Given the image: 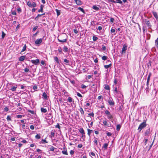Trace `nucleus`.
<instances>
[{
  "instance_id": "20e7f679",
  "label": "nucleus",
  "mask_w": 158,
  "mask_h": 158,
  "mask_svg": "<svg viewBox=\"0 0 158 158\" xmlns=\"http://www.w3.org/2000/svg\"><path fill=\"white\" fill-rule=\"evenodd\" d=\"M143 21L144 23L147 25L148 27L150 28V27L152 26V25L149 20L145 19L143 20Z\"/></svg>"
},
{
  "instance_id": "c9c22d12",
  "label": "nucleus",
  "mask_w": 158,
  "mask_h": 158,
  "mask_svg": "<svg viewBox=\"0 0 158 158\" xmlns=\"http://www.w3.org/2000/svg\"><path fill=\"white\" fill-rule=\"evenodd\" d=\"M103 124L105 126H107L108 125L107 121L106 120H104L103 122Z\"/></svg>"
},
{
  "instance_id": "bf43d9fd",
  "label": "nucleus",
  "mask_w": 158,
  "mask_h": 158,
  "mask_svg": "<svg viewBox=\"0 0 158 158\" xmlns=\"http://www.w3.org/2000/svg\"><path fill=\"white\" fill-rule=\"evenodd\" d=\"M4 110L5 111L7 112L8 111L9 109L7 107H6L4 108Z\"/></svg>"
},
{
  "instance_id": "f3484780",
  "label": "nucleus",
  "mask_w": 158,
  "mask_h": 158,
  "mask_svg": "<svg viewBox=\"0 0 158 158\" xmlns=\"http://www.w3.org/2000/svg\"><path fill=\"white\" fill-rule=\"evenodd\" d=\"M41 111L44 113H45L47 112V110L46 109L44 108H41Z\"/></svg>"
},
{
  "instance_id": "6ab92c4d",
  "label": "nucleus",
  "mask_w": 158,
  "mask_h": 158,
  "mask_svg": "<svg viewBox=\"0 0 158 158\" xmlns=\"http://www.w3.org/2000/svg\"><path fill=\"white\" fill-rule=\"evenodd\" d=\"M62 153L64 155H68V154L67 150L64 149L62 151Z\"/></svg>"
},
{
  "instance_id": "4be33fe9",
  "label": "nucleus",
  "mask_w": 158,
  "mask_h": 158,
  "mask_svg": "<svg viewBox=\"0 0 158 158\" xmlns=\"http://www.w3.org/2000/svg\"><path fill=\"white\" fill-rule=\"evenodd\" d=\"M104 88L106 90H109L110 89V88L109 85H105Z\"/></svg>"
},
{
  "instance_id": "8fccbe9b",
  "label": "nucleus",
  "mask_w": 158,
  "mask_h": 158,
  "mask_svg": "<svg viewBox=\"0 0 158 158\" xmlns=\"http://www.w3.org/2000/svg\"><path fill=\"white\" fill-rule=\"evenodd\" d=\"M77 95L78 97H82V95L80 93H79V92H77Z\"/></svg>"
},
{
  "instance_id": "3c124183",
  "label": "nucleus",
  "mask_w": 158,
  "mask_h": 158,
  "mask_svg": "<svg viewBox=\"0 0 158 158\" xmlns=\"http://www.w3.org/2000/svg\"><path fill=\"white\" fill-rule=\"evenodd\" d=\"M106 134L108 136H111L112 135L111 133L110 132H107L106 133Z\"/></svg>"
},
{
  "instance_id": "a878e982",
  "label": "nucleus",
  "mask_w": 158,
  "mask_h": 158,
  "mask_svg": "<svg viewBox=\"0 0 158 158\" xmlns=\"http://www.w3.org/2000/svg\"><path fill=\"white\" fill-rule=\"evenodd\" d=\"M87 131L88 135H89V136H90L91 132L93 131V130H90L89 129H88Z\"/></svg>"
},
{
  "instance_id": "4c0bfd02",
  "label": "nucleus",
  "mask_w": 158,
  "mask_h": 158,
  "mask_svg": "<svg viewBox=\"0 0 158 158\" xmlns=\"http://www.w3.org/2000/svg\"><path fill=\"white\" fill-rule=\"evenodd\" d=\"M155 44L157 47L158 48V38L155 40Z\"/></svg>"
},
{
  "instance_id": "864d4df0",
  "label": "nucleus",
  "mask_w": 158,
  "mask_h": 158,
  "mask_svg": "<svg viewBox=\"0 0 158 158\" xmlns=\"http://www.w3.org/2000/svg\"><path fill=\"white\" fill-rule=\"evenodd\" d=\"M45 15V14L44 13V14H41V15H37V16L36 17L35 19H36V18H39V17L41 16L42 15Z\"/></svg>"
},
{
  "instance_id": "4d7b16f0",
  "label": "nucleus",
  "mask_w": 158,
  "mask_h": 158,
  "mask_svg": "<svg viewBox=\"0 0 158 158\" xmlns=\"http://www.w3.org/2000/svg\"><path fill=\"white\" fill-rule=\"evenodd\" d=\"M30 128L31 130H34V126L33 125H31L30 126Z\"/></svg>"
},
{
  "instance_id": "0e129e2a",
  "label": "nucleus",
  "mask_w": 158,
  "mask_h": 158,
  "mask_svg": "<svg viewBox=\"0 0 158 158\" xmlns=\"http://www.w3.org/2000/svg\"><path fill=\"white\" fill-rule=\"evenodd\" d=\"M86 87V86L83 85V84H82L81 85V88H82V89H85V88Z\"/></svg>"
},
{
  "instance_id": "6e6d98bb",
  "label": "nucleus",
  "mask_w": 158,
  "mask_h": 158,
  "mask_svg": "<svg viewBox=\"0 0 158 158\" xmlns=\"http://www.w3.org/2000/svg\"><path fill=\"white\" fill-rule=\"evenodd\" d=\"M24 71L26 73L28 72L29 71V69H28L26 68L24 69Z\"/></svg>"
},
{
  "instance_id": "cd10ccee",
  "label": "nucleus",
  "mask_w": 158,
  "mask_h": 158,
  "mask_svg": "<svg viewBox=\"0 0 158 158\" xmlns=\"http://www.w3.org/2000/svg\"><path fill=\"white\" fill-rule=\"evenodd\" d=\"M153 15L154 17L157 19H158V15L157 13L156 12H153Z\"/></svg>"
},
{
  "instance_id": "9d476101",
  "label": "nucleus",
  "mask_w": 158,
  "mask_h": 158,
  "mask_svg": "<svg viewBox=\"0 0 158 158\" xmlns=\"http://www.w3.org/2000/svg\"><path fill=\"white\" fill-rule=\"evenodd\" d=\"M31 62L34 64H37L39 62V59H36L35 60H32Z\"/></svg>"
},
{
  "instance_id": "13d9d810",
  "label": "nucleus",
  "mask_w": 158,
  "mask_h": 158,
  "mask_svg": "<svg viewBox=\"0 0 158 158\" xmlns=\"http://www.w3.org/2000/svg\"><path fill=\"white\" fill-rule=\"evenodd\" d=\"M102 49L103 51L105 50L106 49V47L103 45H102Z\"/></svg>"
},
{
  "instance_id": "09e8293b",
  "label": "nucleus",
  "mask_w": 158,
  "mask_h": 158,
  "mask_svg": "<svg viewBox=\"0 0 158 158\" xmlns=\"http://www.w3.org/2000/svg\"><path fill=\"white\" fill-rule=\"evenodd\" d=\"M110 31L112 33H114L115 32V29L112 28L111 29Z\"/></svg>"
},
{
  "instance_id": "ea45409f",
  "label": "nucleus",
  "mask_w": 158,
  "mask_h": 158,
  "mask_svg": "<svg viewBox=\"0 0 158 158\" xmlns=\"http://www.w3.org/2000/svg\"><path fill=\"white\" fill-rule=\"evenodd\" d=\"M93 40L94 41H96L98 39V38L95 36H93Z\"/></svg>"
},
{
  "instance_id": "72a5a7b5",
  "label": "nucleus",
  "mask_w": 158,
  "mask_h": 158,
  "mask_svg": "<svg viewBox=\"0 0 158 158\" xmlns=\"http://www.w3.org/2000/svg\"><path fill=\"white\" fill-rule=\"evenodd\" d=\"M68 101L69 102H71L73 101V99L70 97H69L67 99Z\"/></svg>"
},
{
  "instance_id": "69168bd1",
  "label": "nucleus",
  "mask_w": 158,
  "mask_h": 158,
  "mask_svg": "<svg viewBox=\"0 0 158 158\" xmlns=\"http://www.w3.org/2000/svg\"><path fill=\"white\" fill-rule=\"evenodd\" d=\"M37 85H34L33 86V89H34V90H35L36 89H37Z\"/></svg>"
},
{
  "instance_id": "7ed1b4c3",
  "label": "nucleus",
  "mask_w": 158,
  "mask_h": 158,
  "mask_svg": "<svg viewBox=\"0 0 158 158\" xmlns=\"http://www.w3.org/2000/svg\"><path fill=\"white\" fill-rule=\"evenodd\" d=\"M66 36L65 34H63L62 35L59 37H58V41L59 42H62V43H64L66 42L67 41V39L66 38L64 39H61V36H62L63 37H64V36Z\"/></svg>"
},
{
  "instance_id": "e433bc0d",
  "label": "nucleus",
  "mask_w": 158,
  "mask_h": 158,
  "mask_svg": "<svg viewBox=\"0 0 158 158\" xmlns=\"http://www.w3.org/2000/svg\"><path fill=\"white\" fill-rule=\"evenodd\" d=\"M68 48L66 46H64L63 48V51L64 52H67L68 51Z\"/></svg>"
},
{
  "instance_id": "c03bdc74",
  "label": "nucleus",
  "mask_w": 158,
  "mask_h": 158,
  "mask_svg": "<svg viewBox=\"0 0 158 158\" xmlns=\"http://www.w3.org/2000/svg\"><path fill=\"white\" fill-rule=\"evenodd\" d=\"M80 110L81 114H84V112L82 108H81Z\"/></svg>"
},
{
  "instance_id": "0eeeda50",
  "label": "nucleus",
  "mask_w": 158,
  "mask_h": 158,
  "mask_svg": "<svg viewBox=\"0 0 158 158\" xmlns=\"http://www.w3.org/2000/svg\"><path fill=\"white\" fill-rule=\"evenodd\" d=\"M107 102L110 106H114V102L112 99H109L108 100Z\"/></svg>"
},
{
  "instance_id": "b1692460",
  "label": "nucleus",
  "mask_w": 158,
  "mask_h": 158,
  "mask_svg": "<svg viewBox=\"0 0 158 158\" xmlns=\"http://www.w3.org/2000/svg\"><path fill=\"white\" fill-rule=\"evenodd\" d=\"M55 10L57 13V16H59L60 14V10H58L57 9H56Z\"/></svg>"
},
{
  "instance_id": "2f4dec72",
  "label": "nucleus",
  "mask_w": 158,
  "mask_h": 158,
  "mask_svg": "<svg viewBox=\"0 0 158 158\" xmlns=\"http://www.w3.org/2000/svg\"><path fill=\"white\" fill-rule=\"evenodd\" d=\"M111 65L112 64H110L109 65H104V67L106 69H108V68L110 67L111 66Z\"/></svg>"
},
{
  "instance_id": "1a4fd4ad",
  "label": "nucleus",
  "mask_w": 158,
  "mask_h": 158,
  "mask_svg": "<svg viewBox=\"0 0 158 158\" xmlns=\"http://www.w3.org/2000/svg\"><path fill=\"white\" fill-rule=\"evenodd\" d=\"M157 92V90L156 89H154L152 91V95L154 97L156 96Z\"/></svg>"
},
{
  "instance_id": "680f3d73",
  "label": "nucleus",
  "mask_w": 158,
  "mask_h": 158,
  "mask_svg": "<svg viewBox=\"0 0 158 158\" xmlns=\"http://www.w3.org/2000/svg\"><path fill=\"white\" fill-rule=\"evenodd\" d=\"M73 31L75 34H77L78 33V31L76 29H73Z\"/></svg>"
},
{
  "instance_id": "a211bd4d",
  "label": "nucleus",
  "mask_w": 158,
  "mask_h": 158,
  "mask_svg": "<svg viewBox=\"0 0 158 158\" xmlns=\"http://www.w3.org/2000/svg\"><path fill=\"white\" fill-rule=\"evenodd\" d=\"M55 149H56V148L52 146H51L49 148V149L51 151L53 152L54 151Z\"/></svg>"
},
{
  "instance_id": "603ef678",
  "label": "nucleus",
  "mask_w": 158,
  "mask_h": 158,
  "mask_svg": "<svg viewBox=\"0 0 158 158\" xmlns=\"http://www.w3.org/2000/svg\"><path fill=\"white\" fill-rule=\"evenodd\" d=\"M38 26H35L33 29V31H35L36 29L38 28Z\"/></svg>"
},
{
  "instance_id": "ddd939ff",
  "label": "nucleus",
  "mask_w": 158,
  "mask_h": 158,
  "mask_svg": "<svg viewBox=\"0 0 158 158\" xmlns=\"http://www.w3.org/2000/svg\"><path fill=\"white\" fill-rule=\"evenodd\" d=\"M64 61L65 64L69 65V60L66 59H65L64 60Z\"/></svg>"
},
{
  "instance_id": "473e14b6",
  "label": "nucleus",
  "mask_w": 158,
  "mask_h": 158,
  "mask_svg": "<svg viewBox=\"0 0 158 158\" xmlns=\"http://www.w3.org/2000/svg\"><path fill=\"white\" fill-rule=\"evenodd\" d=\"M43 11V5H41L40 6V9L39 10H38V12H42Z\"/></svg>"
},
{
  "instance_id": "aec40b11",
  "label": "nucleus",
  "mask_w": 158,
  "mask_h": 158,
  "mask_svg": "<svg viewBox=\"0 0 158 158\" xmlns=\"http://www.w3.org/2000/svg\"><path fill=\"white\" fill-rule=\"evenodd\" d=\"M42 96L43 97L44 99H46L47 98V95L45 92L43 93Z\"/></svg>"
},
{
  "instance_id": "f704fd0d",
  "label": "nucleus",
  "mask_w": 158,
  "mask_h": 158,
  "mask_svg": "<svg viewBox=\"0 0 158 158\" xmlns=\"http://www.w3.org/2000/svg\"><path fill=\"white\" fill-rule=\"evenodd\" d=\"M35 138L37 139H39L40 138V134H37L35 136Z\"/></svg>"
},
{
  "instance_id": "f8f14e48",
  "label": "nucleus",
  "mask_w": 158,
  "mask_h": 158,
  "mask_svg": "<svg viewBox=\"0 0 158 158\" xmlns=\"http://www.w3.org/2000/svg\"><path fill=\"white\" fill-rule=\"evenodd\" d=\"M25 58V56H21L19 58V60L20 61H22L24 60Z\"/></svg>"
},
{
  "instance_id": "f257e3e1",
  "label": "nucleus",
  "mask_w": 158,
  "mask_h": 158,
  "mask_svg": "<svg viewBox=\"0 0 158 158\" xmlns=\"http://www.w3.org/2000/svg\"><path fill=\"white\" fill-rule=\"evenodd\" d=\"M146 126L147 124L146 123V122H144L139 125L138 129V130L139 131V132H140L142 129L145 127Z\"/></svg>"
},
{
  "instance_id": "de8ad7c7",
  "label": "nucleus",
  "mask_w": 158,
  "mask_h": 158,
  "mask_svg": "<svg viewBox=\"0 0 158 158\" xmlns=\"http://www.w3.org/2000/svg\"><path fill=\"white\" fill-rule=\"evenodd\" d=\"M11 14L12 15H16V13L15 11H12L11 12Z\"/></svg>"
},
{
  "instance_id": "338daca9",
  "label": "nucleus",
  "mask_w": 158,
  "mask_h": 158,
  "mask_svg": "<svg viewBox=\"0 0 158 158\" xmlns=\"http://www.w3.org/2000/svg\"><path fill=\"white\" fill-rule=\"evenodd\" d=\"M42 141H43V143H47V142L45 139H42Z\"/></svg>"
},
{
  "instance_id": "58836bf2",
  "label": "nucleus",
  "mask_w": 158,
  "mask_h": 158,
  "mask_svg": "<svg viewBox=\"0 0 158 158\" xmlns=\"http://www.w3.org/2000/svg\"><path fill=\"white\" fill-rule=\"evenodd\" d=\"M107 57L106 56H104L102 57V59L104 60H106L107 59Z\"/></svg>"
},
{
  "instance_id": "9b49d317",
  "label": "nucleus",
  "mask_w": 158,
  "mask_h": 158,
  "mask_svg": "<svg viewBox=\"0 0 158 158\" xmlns=\"http://www.w3.org/2000/svg\"><path fill=\"white\" fill-rule=\"evenodd\" d=\"M55 134V131L54 130H52L51 132V135L50 136L51 138H52V137H54Z\"/></svg>"
},
{
  "instance_id": "a18cd8bd",
  "label": "nucleus",
  "mask_w": 158,
  "mask_h": 158,
  "mask_svg": "<svg viewBox=\"0 0 158 158\" xmlns=\"http://www.w3.org/2000/svg\"><path fill=\"white\" fill-rule=\"evenodd\" d=\"M17 11L19 13L22 11V10L20 7H19L18 8H17Z\"/></svg>"
},
{
  "instance_id": "7c9ffc66",
  "label": "nucleus",
  "mask_w": 158,
  "mask_h": 158,
  "mask_svg": "<svg viewBox=\"0 0 158 158\" xmlns=\"http://www.w3.org/2000/svg\"><path fill=\"white\" fill-rule=\"evenodd\" d=\"M26 48H27L26 45V44H25L23 48V49L22 50L21 52H23L24 51L26 50Z\"/></svg>"
},
{
  "instance_id": "dca6fc26",
  "label": "nucleus",
  "mask_w": 158,
  "mask_h": 158,
  "mask_svg": "<svg viewBox=\"0 0 158 158\" xmlns=\"http://www.w3.org/2000/svg\"><path fill=\"white\" fill-rule=\"evenodd\" d=\"M92 8L94 10H99V8L96 5H94L93 6Z\"/></svg>"
},
{
  "instance_id": "393cba45",
  "label": "nucleus",
  "mask_w": 158,
  "mask_h": 158,
  "mask_svg": "<svg viewBox=\"0 0 158 158\" xmlns=\"http://www.w3.org/2000/svg\"><path fill=\"white\" fill-rule=\"evenodd\" d=\"M79 131L80 133L82 134H85L84 130L83 128H80L79 130Z\"/></svg>"
},
{
  "instance_id": "c756f323",
  "label": "nucleus",
  "mask_w": 158,
  "mask_h": 158,
  "mask_svg": "<svg viewBox=\"0 0 158 158\" xmlns=\"http://www.w3.org/2000/svg\"><path fill=\"white\" fill-rule=\"evenodd\" d=\"M78 9L81 11L83 13H85V11L83 8L81 7H79L78 8Z\"/></svg>"
},
{
  "instance_id": "c85d7f7f",
  "label": "nucleus",
  "mask_w": 158,
  "mask_h": 158,
  "mask_svg": "<svg viewBox=\"0 0 158 158\" xmlns=\"http://www.w3.org/2000/svg\"><path fill=\"white\" fill-rule=\"evenodd\" d=\"M121 127V126L119 124H118L117 125L116 130H117V131H119Z\"/></svg>"
},
{
  "instance_id": "774afa93",
  "label": "nucleus",
  "mask_w": 158,
  "mask_h": 158,
  "mask_svg": "<svg viewBox=\"0 0 158 158\" xmlns=\"http://www.w3.org/2000/svg\"><path fill=\"white\" fill-rule=\"evenodd\" d=\"M60 126L59 124H57L56 126V127L58 128L59 129H60Z\"/></svg>"
},
{
  "instance_id": "423d86ee",
  "label": "nucleus",
  "mask_w": 158,
  "mask_h": 158,
  "mask_svg": "<svg viewBox=\"0 0 158 158\" xmlns=\"http://www.w3.org/2000/svg\"><path fill=\"white\" fill-rule=\"evenodd\" d=\"M44 38V37L43 38H40L37 39L35 41V43L36 44H40L42 42L43 39Z\"/></svg>"
},
{
  "instance_id": "37998d69",
  "label": "nucleus",
  "mask_w": 158,
  "mask_h": 158,
  "mask_svg": "<svg viewBox=\"0 0 158 158\" xmlns=\"http://www.w3.org/2000/svg\"><path fill=\"white\" fill-rule=\"evenodd\" d=\"M6 119L7 121H9L11 120V118L9 115H8L7 116Z\"/></svg>"
},
{
  "instance_id": "412c9836",
  "label": "nucleus",
  "mask_w": 158,
  "mask_h": 158,
  "mask_svg": "<svg viewBox=\"0 0 158 158\" xmlns=\"http://www.w3.org/2000/svg\"><path fill=\"white\" fill-rule=\"evenodd\" d=\"M145 91L146 94H148L149 92V89L148 87V86H147V87L145 89Z\"/></svg>"
},
{
  "instance_id": "79ce46f5",
  "label": "nucleus",
  "mask_w": 158,
  "mask_h": 158,
  "mask_svg": "<svg viewBox=\"0 0 158 158\" xmlns=\"http://www.w3.org/2000/svg\"><path fill=\"white\" fill-rule=\"evenodd\" d=\"M5 35H6V34L3 31L2 32V39H3L4 38V37L5 36Z\"/></svg>"
},
{
  "instance_id": "2eb2a0df",
  "label": "nucleus",
  "mask_w": 158,
  "mask_h": 158,
  "mask_svg": "<svg viewBox=\"0 0 158 158\" xmlns=\"http://www.w3.org/2000/svg\"><path fill=\"white\" fill-rule=\"evenodd\" d=\"M150 129L149 128L148 129H147L145 132V135L146 136L148 135L150 133Z\"/></svg>"
},
{
  "instance_id": "49530a36",
  "label": "nucleus",
  "mask_w": 158,
  "mask_h": 158,
  "mask_svg": "<svg viewBox=\"0 0 158 158\" xmlns=\"http://www.w3.org/2000/svg\"><path fill=\"white\" fill-rule=\"evenodd\" d=\"M54 59L57 63H58L59 62L58 59L57 57H54Z\"/></svg>"
},
{
  "instance_id": "e2e57ef3",
  "label": "nucleus",
  "mask_w": 158,
  "mask_h": 158,
  "mask_svg": "<svg viewBox=\"0 0 158 158\" xmlns=\"http://www.w3.org/2000/svg\"><path fill=\"white\" fill-rule=\"evenodd\" d=\"M16 117L17 118H21L22 117V115H17Z\"/></svg>"
},
{
  "instance_id": "f03ea898",
  "label": "nucleus",
  "mask_w": 158,
  "mask_h": 158,
  "mask_svg": "<svg viewBox=\"0 0 158 158\" xmlns=\"http://www.w3.org/2000/svg\"><path fill=\"white\" fill-rule=\"evenodd\" d=\"M27 5L30 7H35L36 6V4L34 2L28 1L27 2Z\"/></svg>"
},
{
  "instance_id": "5701e85b",
  "label": "nucleus",
  "mask_w": 158,
  "mask_h": 158,
  "mask_svg": "<svg viewBox=\"0 0 158 158\" xmlns=\"http://www.w3.org/2000/svg\"><path fill=\"white\" fill-rule=\"evenodd\" d=\"M76 3L78 5H81V2L80 0H75Z\"/></svg>"
},
{
  "instance_id": "6e6552de",
  "label": "nucleus",
  "mask_w": 158,
  "mask_h": 158,
  "mask_svg": "<svg viewBox=\"0 0 158 158\" xmlns=\"http://www.w3.org/2000/svg\"><path fill=\"white\" fill-rule=\"evenodd\" d=\"M127 45L126 44H124L123 46V47L122 49V53H125L127 49Z\"/></svg>"
},
{
  "instance_id": "a19ab883",
  "label": "nucleus",
  "mask_w": 158,
  "mask_h": 158,
  "mask_svg": "<svg viewBox=\"0 0 158 158\" xmlns=\"http://www.w3.org/2000/svg\"><path fill=\"white\" fill-rule=\"evenodd\" d=\"M116 2L121 4H122V2L121 0H116Z\"/></svg>"
},
{
  "instance_id": "4468645a",
  "label": "nucleus",
  "mask_w": 158,
  "mask_h": 158,
  "mask_svg": "<svg viewBox=\"0 0 158 158\" xmlns=\"http://www.w3.org/2000/svg\"><path fill=\"white\" fill-rule=\"evenodd\" d=\"M108 146V143H106L103 145L102 148H104L105 150L107 149V147Z\"/></svg>"
},
{
  "instance_id": "bb28decb",
  "label": "nucleus",
  "mask_w": 158,
  "mask_h": 158,
  "mask_svg": "<svg viewBox=\"0 0 158 158\" xmlns=\"http://www.w3.org/2000/svg\"><path fill=\"white\" fill-rule=\"evenodd\" d=\"M17 86H12L11 89H10V90L13 91H15L16 90V88H17Z\"/></svg>"
},
{
  "instance_id": "052dcab7",
  "label": "nucleus",
  "mask_w": 158,
  "mask_h": 158,
  "mask_svg": "<svg viewBox=\"0 0 158 158\" xmlns=\"http://www.w3.org/2000/svg\"><path fill=\"white\" fill-rule=\"evenodd\" d=\"M28 111L32 114H34V112L31 110H28Z\"/></svg>"
},
{
  "instance_id": "5fc2aeb1",
  "label": "nucleus",
  "mask_w": 158,
  "mask_h": 158,
  "mask_svg": "<svg viewBox=\"0 0 158 158\" xmlns=\"http://www.w3.org/2000/svg\"><path fill=\"white\" fill-rule=\"evenodd\" d=\"M88 115H89V116H92L93 117L94 116V114L93 113H89V114H88Z\"/></svg>"
},
{
  "instance_id": "39448f33",
  "label": "nucleus",
  "mask_w": 158,
  "mask_h": 158,
  "mask_svg": "<svg viewBox=\"0 0 158 158\" xmlns=\"http://www.w3.org/2000/svg\"><path fill=\"white\" fill-rule=\"evenodd\" d=\"M105 113L107 115L108 118L109 119L112 118L113 117L112 115L111 114L110 111L108 110H106L105 111Z\"/></svg>"
}]
</instances>
